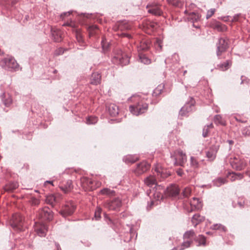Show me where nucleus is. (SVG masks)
I'll list each match as a JSON object with an SVG mask.
<instances>
[{
    "instance_id": "nucleus-1",
    "label": "nucleus",
    "mask_w": 250,
    "mask_h": 250,
    "mask_svg": "<svg viewBox=\"0 0 250 250\" xmlns=\"http://www.w3.org/2000/svg\"><path fill=\"white\" fill-rule=\"evenodd\" d=\"M129 101L133 103V104L129 106V110L134 115L139 116L145 113L148 109V104L139 95H135L131 96Z\"/></svg>"
},
{
    "instance_id": "nucleus-2",
    "label": "nucleus",
    "mask_w": 250,
    "mask_h": 250,
    "mask_svg": "<svg viewBox=\"0 0 250 250\" xmlns=\"http://www.w3.org/2000/svg\"><path fill=\"white\" fill-rule=\"evenodd\" d=\"M82 187L85 191L93 190L101 186V183L98 181L92 180L85 177L80 179Z\"/></svg>"
},
{
    "instance_id": "nucleus-3",
    "label": "nucleus",
    "mask_w": 250,
    "mask_h": 250,
    "mask_svg": "<svg viewBox=\"0 0 250 250\" xmlns=\"http://www.w3.org/2000/svg\"><path fill=\"white\" fill-rule=\"evenodd\" d=\"M230 164L233 169L238 171L244 169L247 165L243 159H241L238 156H236L230 158Z\"/></svg>"
},
{
    "instance_id": "nucleus-4",
    "label": "nucleus",
    "mask_w": 250,
    "mask_h": 250,
    "mask_svg": "<svg viewBox=\"0 0 250 250\" xmlns=\"http://www.w3.org/2000/svg\"><path fill=\"white\" fill-rule=\"evenodd\" d=\"M39 219L43 220H51L53 218V213L50 208L47 207L40 209L37 214Z\"/></svg>"
},
{
    "instance_id": "nucleus-5",
    "label": "nucleus",
    "mask_w": 250,
    "mask_h": 250,
    "mask_svg": "<svg viewBox=\"0 0 250 250\" xmlns=\"http://www.w3.org/2000/svg\"><path fill=\"white\" fill-rule=\"evenodd\" d=\"M172 157L174 158V165L176 166H183L187 161V156L181 150H177L174 152Z\"/></svg>"
},
{
    "instance_id": "nucleus-6",
    "label": "nucleus",
    "mask_w": 250,
    "mask_h": 250,
    "mask_svg": "<svg viewBox=\"0 0 250 250\" xmlns=\"http://www.w3.org/2000/svg\"><path fill=\"white\" fill-rule=\"evenodd\" d=\"M63 26H70V27H72L73 28H74L75 30L76 39H77L78 42L81 45H83L84 42H83V36L82 35L81 30H80V29L77 28V24L75 22H74L72 21H71L69 22H67L63 24Z\"/></svg>"
},
{
    "instance_id": "nucleus-7",
    "label": "nucleus",
    "mask_w": 250,
    "mask_h": 250,
    "mask_svg": "<svg viewBox=\"0 0 250 250\" xmlns=\"http://www.w3.org/2000/svg\"><path fill=\"white\" fill-rule=\"evenodd\" d=\"M75 208L76 206L73 202H68L61 210L60 214L64 217L71 215L74 212Z\"/></svg>"
},
{
    "instance_id": "nucleus-8",
    "label": "nucleus",
    "mask_w": 250,
    "mask_h": 250,
    "mask_svg": "<svg viewBox=\"0 0 250 250\" xmlns=\"http://www.w3.org/2000/svg\"><path fill=\"white\" fill-rule=\"evenodd\" d=\"M62 195L60 194H51L46 196L45 203L54 207L62 200Z\"/></svg>"
},
{
    "instance_id": "nucleus-9",
    "label": "nucleus",
    "mask_w": 250,
    "mask_h": 250,
    "mask_svg": "<svg viewBox=\"0 0 250 250\" xmlns=\"http://www.w3.org/2000/svg\"><path fill=\"white\" fill-rule=\"evenodd\" d=\"M150 165L146 162H142L137 165L134 172L137 175H141L146 172L150 168Z\"/></svg>"
},
{
    "instance_id": "nucleus-10",
    "label": "nucleus",
    "mask_w": 250,
    "mask_h": 250,
    "mask_svg": "<svg viewBox=\"0 0 250 250\" xmlns=\"http://www.w3.org/2000/svg\"><path fill=\"white\" fill-rule=\"evenodd\" d=\"M34 229L39 236L42 237L46 235L47 227L43 223L36 222L34 225Z\"/></svg>"
},
{
    "instance_id": "nucleus-11",
    "label": "nucleus",
    "mask_w": 250,
    "mask_h": 250,
    "mask_svg": "<svg viewBox=\"0 0 250 250\" xmlns=\"http://www.w3.org/2000/svg\"><path fill=\"white\" fill-rule=\"evenodd\" d=\"M113 61H119L120 62H129L130 58L125 53H123L121 50H118L114 56Z\"/></svg>"
},
{
    "instance_id": "nucleus-12",
    "label": "nucleus",
    "mask_w": 250,
    "mask_h": 250,
    "mask_svg": "<svg viewBox=\"0 0 250 250\" xmlns=\"http://www.w3.org/2000/svg\"><path fill=\"white\" fill-rule=\"evenodd\" d=\"M228 40L227 39L221 38L219 41L218 44L217 55L219 56L221 54L225 52L228 48Z\"/></svg>"
},
{
    "instance_id": "nucleus-13",
    "label": "nucleus",
    "mask_w": 250,
    "mask_h": 250,
    "mask_svg": "<svg viewBox=\"0 0 250 250\" xmlns=\"http://www.w3.org/2000/svg\"><path fill=\"white\" fill-rule=\"evenodd\" d=\"M180 189L176 185H171L167 187L166 190V194L167 196L171 197H176L179 195Z\"/></svg>"
},
{
    "instance_id": "nucleus-14",
    "label": "nucleus",
    "mask_w": 250,
    "mask_h": 250,
    "mask_svg": "<svg viewBox=\"0 0 250 250\" xmlns=\"http://www.w3.org/2000/svg\"><path fill=\"white\" fill-rule=\"evenodd\" d=\"M121 206V201L118 198L107 202L105 204V207L109 210H115L119 208Z\"/></svg>"
},
{
    "instance_id": "nucleus-15",
    "label": "nucleus",
    "mask_w": 250,
    "mask_h": 250,
    "mask_svg": "<svg viewBox=\"0 0 250 250\" xmlns=\"http://www.w3.org/2000/svg\"><path fill=\"white\" fill-rule=\"evenodd\" d=\"M131 24L126 21H122L118 22L114 27L115 30H120L121 31L129 30L131 29Z\"/></svg>"
},
{
    "instance_id": "nucleus-16",
    "label": "nucleus",
    "mask_w": 250,
    "mask_h": 250,
    "mask_svg": "<svg viewBox=\"0 0 250 250\" xmlns=\"http://www.w3.org/2000/svg\"><path fill=\"white\" fill-rule=\"evenodd\" d=\"M219 147V144L215 145L207 151L206 156L210 161H212L215 159Z\"/></svg>"
},
{
    "instance_id": "nucleus-17",
    "label": "nucleus",
    "mask_w": 250,
    "mask_h": 250,
    "mask_svg": "<svg viewBox=\"0 0 250 250\" xmlns=\"http://www.w3.org/2000/svg\"><path fill=\"white\" fill-rule=\"evenodd\" d=\"M157 23L150 21H146L143 23V29L148 34L150 33L148 30L153 31L157 28Z\"/></svg>"
},
{
    "instance_id": "nucleus-18",
    "label": "nucleus",
    "mask_w": 250,
    "mask_h": 250,
    "mask_svg": "<svg viewBox=\"0 0 250 250\" xmlns=\"http://www.w3.org/2000/svg\"><path fill=\"white\" fill-rule=\"evenodd\" d=\"M17 231L18 230L24 231L26 228L24 223V217L21 214H17Z\"/></svg>"
},
{
    "instance_id": "nucleus-19",
    "label": "nucleus",
    "mask_w": 250,
    "mask_h": 250,
    "mask_svg": "<svg viewBox=\"0 0 250 250\" xmlns=\"http://www.w3.org/2000/svg\"><path fill=\"white\" fill-rule=\"evenodd\" d=\"M155 171L156 172L158 176H160L161 178L164 179L167 177L169 175V173L167 169L163 168L160 165L158 164L155 167Z\"/></svg>"
},
{
    "instance_id": "nucleus-20",
    "label": "nucleus",
    "mask_w": 250,
    "mask_h": 250,
    "mask_svg": "<svg viewBox=\"0 0 250 250\" xmlns=\"http://www.w3.org/2000/svg\"><path fill=\"white\" fill-rule=\"evenodd\" d=\"M147 8L148 9V12L150 13H151L154 15H161L162 13V11L160 8V6L154 4H152L150 6H147Z\"/></svg>"
},
{
    "instance_id": "nucleus-21",
    "label": "nucleus",
    "mask_w": 250,
    "mask_h": 250,
    "mask_svg": "<svg viewBox=\"0 0 250 250\" xmlns=\"http://www.w3.org/2000/svg\"><path fill=\"white\" fill-rule=\"evenodd\" d=\"M190 209L188 210L189 212H191L196 209H199L202 207V203L199 201V199L193 198L192 201H190Z\"/></svg>"
},
{
    "instance_id": "nucleus-22",
    "label": "nucleus",
    "mask_w": 250,
    "mask_h": 250,
    "mask_svg": "<svg viewBox=\"0 0 250 250\" xmlns=\"http://www.w3.org/2000/svg\"><path fill=\"white\" fill-rule=\"evenodd\" d=\"M205 219L204 216H201L199 214H196L193 216L191 221L194 227H196L198 225L204 222Z\"/></svg>"
},
{
    "instance_id": "nucleus-23",
    "label": "nucleus",
    "mask_w": 250,
    "mask_h": 250,
    "mask_svg": "<svg viewBox=\"0 0 250 250\" xmlns=\"http://www.w3.org/2000/svg\"><path fill=\"white\" fill-rule=\"evenodd\" d=\"M52 35L55 42H60L62 39V33L58 29L52 30Z\"/></svg>"
},
{
    "instance_id": "nucleus-24",
    "label": "nucleus",
    "mask_w": 250,
    "mask_h": 250,
    "mask_svg": "<svg viewBox=\"0 0 250 250\" xmlns=\"http://www.w3.org/2000/svg\"><path fill=\"white\" fill-rule=\"evenodd\" d=\"M227 177L230 179L231 182H234L237 180H241L243 178L244 175L240 173L236 172H229Z\"/></svg>"
},
{
    "instance_id": "nucleus-25",
    "label": "nucleus",
    "mask_w": 250,
    "mask_h": 250,
    "mask_svg": "<svg viewBox=\"0 0 250 250\" xmlns=\"http://www.w3.org/2000/svg\"><path fill=\"white\" fill-rule=\"evenodd\" d=\"M101 76L98 72L93 73L91 77L90 83L92 84L97 85L101 83Z\"/></svg>"
},
{
    "instance_id": "nucleus-26",
    "label": "nucleus",
    "mask_w": 250,
    "mask_h": 250,
    "mask_svg": "<svg viewBox=\"0 0 250 250\" xmlns=\"http://www.w3.org/2000/svg\"><path fill=\"white\" fill-rule=\"evenodd\" d=\"M108 111L111 116L115 117L119 114V109L116 104H111L108 106Z\"/></svg>"
},
{
    "instance_id": "nucleus-27",
    "label": "nucleus",
    "mask_w": 250,
    "mask_h": 250,
    "mask_svg": "<svg viewBox=\"0 0 250 250\" xmlns=\"http://www.w3.org/2000/svg\"><path fill=\"white\" fill-rule=\"evenodd\" d=\"M139 160L137 156L128 155L124 157V161L127 164H131L134 163Z\"/></svg>"
},
{
    "instance_id": "nucleus-28",
    "label": "nucleus",
    "mask_w": 250,
    "mask_h": 250,
    "mask_svg": "<svg viewBox=\"0 0 250 250\" xmlns=\"http://www.w3.org/2000/svg\"><path fill=\"white\" fill-rule=\"evenodd\" d=\"M144 182L146 186L151 187L156 184V180L154 176L150 175L144 180Z\"/></svg>"
},
{
    "instance_id": "nucleus-29",
    "label": "nucleus",
    "mask_w": 250,
    "mask_h": 250,
    "mask_svg": "<svg viewBox=\"0 0 250 250\" xmlns=\"http://www.w3.org/2000/svg\"><path fill=\"white\" fill-rule=\"evenodd\" d=\"M0 98L2 101L3 104L6 107H8L12 103V99L11 97L7 95L6 97L5 93H3L1 96Z\"/></svg>"
},
{
    "instance_id": "nucleus-30",
    "label": "nucleus",
    "mask_w": 250,
    "mask_h": 250,
    "mask_svg": "<svg viewBox=\"0 0 250 250\" xmlns=\"http://www.w3.org/2000/svg\"><path fill=\"white\" fill-rule=\"evenodd\" d=\"M61 189L65 193H67L70 192L73 188V186L71 181H68L66 185L64 186L60 187Z\"/></svg>"
},
{
    "instance_id": "nucleus-31",
    "label": "nucleus",
    "mask_w": 250,
    "mask_h": 250,
    "mask_svg": "<svg viewBox=\"0 0 250 250\" xmlns=\"http://www.w3.org/2000/svg\"><path fill=\"white\" fill-rule=\"evenodd\" d=\"M192 243V241L191 240H187L184 242L181 246H178L172 250H183L186 248L189 247Z\"/></svg>"
},
{
    "instance_id": "nucleus-32",
    "label": "nucleus",
    "mask_w": 250,
    "mask_h": 250,
    "mask_svg": "<svg viewBox=\"0 0 250 250\" xmlns=\"http://www.w3.org/2000/svg\"><path fill=\"white\" fill-rule=\"evenodd\" d=\"M164 89V84L162 83L158 85V86L154 90L153 96L157 97L160 95Z\"/></svg>"
},
{
    "instance_id": "nucleus-33",
    "label": "nucleus",
    "mask_w": 250,
    "mask_h": 250,
    "mask_svg": "<svg viewBox=\"0 0 250 250\" xmlns=\"http://www.w3.org/2000/svg\"><path fill=\"white\" fill-rule=\"evenodd\" d=\"M150 46V43L148 41L143 40L140 42L139 49L142 50H147Z\"/></svg>"
},
{
    "instance_id": "nucleus-34",
    "label": "nucleus",
    "mask_w": 250,
    "mask_h": 250,
    "mask_svg": "<svg viewBox=\"0 0 250 250\" xmlns=\"http://www.w3.org/2000/svg\"><path fill=\"white\" fill-rule=\"evenodd\" d=\"M195 235V233L193 230H190L187 231L183 235V238L184 240L187 239L190 240Z\"/></svg>"
},
{
    "instance_id": "nucleus-35",
    "label": "nucleus",
    "mask_w": 250,
    "mask_h": 250,
    "mask_svg": "<svg viewBox=\"0 0 250 250\" xmlns=\"http://www.w3.org/2000/svg\"><path fill=\"white\" fill-rule=\"evenodd\" d=\"M214 122L216 125H226V122L222 119L220 115H216L214 118Z\"/></svg>"
},
{
    "instance_id": "nucleus-36",
    "label": "nucleus",
    "mask_w": 250,
    "mask_h": 250,
    "mask_svg": "<svg viewBox=\"0 0 250 250\" xmlns=\"http://www.w3.org/2000/svg\"><path fill=\"white\" fill-rule=\"evenodd\" d=\"M88 31L89 32V34L90 36H92L98 33L99 29L97 26L95 25H93L89 26L88 28Z\"/></svg>"
},
{
    "instance_id": "nucleus-37",
    "label": "nucleus",
    "mask_w": 250,
    "mask_h": 250,
    "mask_svg": "<svg viewBox=\"0 0 250 250\" xmlns=\"http://www.w3.org/2000/svg\"><path fill=\"white\" fill-rule=\"evenodd\" d=\"M200 17L201 16L198 13L192 12L189 14L188 19L192 22H194L198 21Z\"/></svg>"
},
{
    "instance_id": "nucleus-38",
    "label": "nucleus",
    "mask_w": 250,
    "mask_h": 250,
    "mask_svg": "<svg viewBox=\"0 0 250 250\" xmlns=\"http://www.w3.org/2000/svg\"><path fill=\"white\" fill-rule=\"evenodd\" d=\"M211 229L213 230H219L222 231L226 232V228L220 224H214L211 227Z\"/></svg>"
},
{
    "instance_id": "nucleus-39",
    "label": "nucleus",
    "mask_w": 250,
    "mask_h": 250,
    "mask_svg": "<svg viewBox=\"0 0 250 250\" xmlns=\"http://www.w3.org/2000/svg\"><path fill=\"white\" fill-rule=\"evenodd\" d=\"M1 67L5 70L10 71H14L15 68L14 66L15 63H1Z\"/></svg>"
},
{
    "instance_id": "nucleus-40",
    "label": "nucleus",
    "mask_w": 250,
    "mask_h": 250,
    "mask_svg": "<svg viewBox=\"0 0 250 250\" xmlns=\"http://www.w3.org/2000/svg\"><path fill=\"white\" fill-rule=\"evenodd\" d=\"M214 28L219 31H225L227 30L226 26L219 22H217L214 25Z\"/></svg>"
},
{
    "instance_id": "nucleus-41",
    "label": "nucleus",
    "mask_w": 250,
    "mask_h": 250,
    "mask_svg": "<svg viewBox=\"0 0 250 250\" xmlns=\"http://www.w3.org/2000/svg\"><path fill=\"white\" fill-rule=\"evenodd\" d=\"M214 28L219 31H225L227 30L226 26L219 22H217L214 25Z\"/></svg>"
},
{
    "instance_id": "nucleus-42",
    "label": "nucleus",
    "mask_w": 250,
    "mask_h": 250,
    "mask_svg": "<svg viewBox=\"0 0 250 250\" xmlns=\"http://www.w3.org/2000/svg\"><path fill=\"white\" fill-rule=\"evenodd\" d=\"M214 28L219 31H225L227 30L226 26L219 22H217L214 25Z\"/></svg>"
},
{
    "instance_id": "nucleus-43",
    "label": "nucleus",
    "mask_w": 250,
    "mask_h": 250,
    "mask_svg": "<svg viewBox=\"0 0 250 250\" xmlns=\"http://www.w3.org/2000/svg\"><path fill=\"white\" fill-rule=\"evenodd\" d=\"M7 225L10 226L14 230L16 229L15 218L14 214L7 222Z\"/></svg>"
},
{
    "instance_id": "nucleus-44",
    "label": "nucleus",
    "mask_w": 250,
    "mask_h": 250,
    "mask_svg": "<svg viewBox=\"0 0 250 250\" xmlns=\"http://www.w3.org/2000/svg\"><path fill=\"white\" fill-rule=\"evenodd\" d=\"M98 121L97 118L94 116H90L86 119V124L88 125L94 124Z\"/></svg>"
},
{
    "instance_id": "nucleus-45",
    "label": "nucleus",
    "mask_w": 250,
    "mask_h": 250,
    "mask_svg": "<svg viewBox=\"0 0 250 250\" xmlns=\"http://www.w3.org/2000/svg\"><path fill=\"white\" fill-rule=\"evenodd\" d=\"M227 182V180L224 178H219L217 179L215 181V184L216 186L219 187L222 184L226 183Z\"/></svg>"
},
{
    "instance_id": "nucleus-46",
    "label": "nucleus",
    "mask_w": 250,
    "mask_h": 250,
    "mask_svg": "<svg viewBox=\"0 0 250 250\" xmlns=\"http://www.w3.org/2000/svg\"><path fill=\"white\" fill-rule=\"evenodd\" d=\"M101 193L102 194H105L108 195H113L114 194V191L111 190L108 188H104L101 190Z\"/></svg>"
},
{
    "instance_id": "nucleus-47",
    "label": "nucleus",
    "mask_w": 250,
    "mask_h": 250,
    "mask_svg": "<svg viewBox=\"0 0 250 250\" xmlns=\"http://www.w3.org/2000/svg\"><path fill=\"white\" fill-rule=\"evenodd\" d=\"M191 190L189 188H186L184 189L182 194L184 197H188L191 193Z\"/></svg>"
},
{
    "instance_id": "nucleus-48",
    "label": "nucleus",
    "mask_w": 250,
    "mask_h": 250,
    "mask_svg": "<svg viewBox=\"0 0 250 250\" xmlns=\"http://www.w3.org/2000/svg\"><path fill=\"white\" fill-rule=\"evenodd\" d=\"M242 134L245 136L250 135V126H246L242 130Z\"/></svg>"
},
{
    "instance_id": "nucleus-49",
    "label": "nucleus",
    "mask_w": 250,
    "mask_h": 250,
    "mask_svg": "<svg viewBox=\"0 0 250 250\" xmlns=\"http://www.w3.org/2000/svg\"><path fill=\"white\" fill-rule=\"evenodd\" d=\"M139 59L141 62H147L148 61V59L143 54H139Z\"/></svg>"
},
{
    "instance_id": "nucleus-50",
    "label": "nucleus",
    "mask_w": 250,
    "mask_h": 250,
    "mask_svg": "<svg viewBox=\"0 0 250 250\" xmlns=\"http://www.w3.org/2000/svg\"><path fill=\"white\" fill-rule=\"evenodd\" d=\"M101 212L102 209L100 208H97L95 212V218L96 220H98L101 218Z\"/></svg>"
},
{
    "instance_id": "nucleus-51",
    "label": "nucleus",
    "mask_w": 250,
    "mask_h": 250,
    "mask_svg": "<svg viewBox=\"0 0 250 250\" xmlns=\"http://www.w3.org/2000/svg\"><path fill=\"white\" fill-rule=\"evenodd\" d=\"M30 203L32 205L38 206L40 204V201L35 197H32L30 200Z\"/></svg>"
},
{
    "instance_id": "nucleus-52",
    "label": "nucleus",
    "mask_w": 250,
    "mask_h": 250,
    "mask_svg": "<svg viewBox=\"0 0 250 250\" xmlns=\"http://www.w3.org/2000/svg\"><path fill=\"white\" fill-rule=\"evenodd\" d=\"M168 3L174 6H178L181 2V0H167Z\"/></svg>"
},
{
    "instance_id": "nucleus-53",
    "label": "nucleus",
    "mask_w": 250,
    "mask_h": 250,
    "mask_svg": "<svg viewBox=\"0 0 250 250\" xmlns=\"http://www.w3.org/2000/svg\"><path fill=\"white\" fill-rule=\"evenodd\" d=\"M230 67L229 63H222L219 65V68L222 71L227 70Z\"/></svg>"
},
{
    "instance_id": "nucleus-54",
    "label": "nucleus",
    "mask_w": 250,
    "mask_h": 250,
    "mask_svg": "<svg viewBox=\"0 0 250 250\" xmlns=\"http://www.w3.org/2000/svg\"><path fill=\"white\" fill-rule=\"evenodd\" d=\"M190 162H191V165L193 167H198V162L197 161V160L196 159H195L194 157H191L190 158Z\"/></svg>"
},
{
    "instance_id": "nucleus-55",
    "label": "nucleus",
    "mask_w": 250,
    "mask_h": 250,
    "mask_svg": "<svg viewBox=\"0 0 250 250\" xmlns=\"http://www.w3.org/2000/svg\"><path fill=\"white\" fill-rule=\"evenodd\" d=\"M215 9H211L208 11L207 14L206 15V18L208 19L210 18L215 13Z\"/></svg>"
},
{
    "instance_id": "nucleus-56",
    "label": "nucleus",
    "mask_w": 250,
    "mask_h": 250,
    "mask_svg": "<svg viewBox=\"0 0 250 250\" xmlns=\"http://www.w3.org/2000/svg\"><path fill=\"white\" fill-rule=\"evenodd\" d=\"M102 47L104 51H106L108 50L109 47V44L108 42H105V41L103 40L102 42Z\"/></svg>"
},
{
    "instance_id": "nucleus-57",
    "label": "nucleus",
    "mask_w": 250,
    "mask_h": 250,
    "mask_svg": "<svg viewBox=\"0 0 250 250\" xmlns=\"http://www.w3.org/2000/svg\"><path fill=\"white\" fill-rule=\"evenodd\" d=\"M188 106L185 105L184 106H183L180 111V114L181 115V116H184L186 115V112H188Z\"/></svg>"
},
{
    "instance_id": "nucleus-58",
    "label": "nucleus",
    "mask_w": 250,
    "mask_h": 250,
    "mask_svg": "<svg viewBox=\"0 0 250 250\" xmlns=\"http://www.w3.org/2000/svg\"><path fill=\"white\" fill-rule=\"evenodd\" d=\"M64 51V50L62 48H59L55 50L54 52V55L55 56H59L60 55H62Z\"/></svg>"
},
{
    "instance_id": "nucleus-59",
    "label": "nucleus",
    "mask_w": 250,
    "mask_h": 250,
    "mask_svg": "<svg viewBox=\"0 0 250 250\" xmlns=\"http://www.w3.org/2000/svg\"><path fill=\"white\" fill-rule=\"evenodd\" d=\"M199 242L200 244L205 245L206 243V238L202 235L200 236Z\"/></svg>"
},
{
    "instance_id": "nucleus-60",
    "label": "nucleus",
    "mask_w": 250,
    "mask_h": 250,
    "mask_svg": "<svg viewBox=\"0 0 250 250\" xmlns=\"http://www.w3.org/2000/svg\"><path fill=\"white\" fill-rule=\"evenodd\" d=\"M2 62H11L12 61V57L11 56H8L7 58H5L2 60Z\"/></svg>"
},
{
    "instance_id": "nucleus-61",
    "label": "nucleus",
    "mask_w": 250,
    "mask_h": 250,
    "mask_svg": "<svg viewBox=\"0 0 250 250\" xmlns=\"http://www.w3.org/2000/svg\"><path fill=\"white\" fill-rule=\"evenodd\" d=\"M71 15V13L70 12H65V13H63L61 15H60V18L62 19V20H63L65 19V17H68L69 16H70Z\"/></svg>"
},
{
    "instance_id": "nucleus-62",
    "label": "nucleus",
    "mask_w": 250,
    "mask_h": 250,
    "mask_svg": "<svg viewBox=\"0 0 250 250\" xmlns=\"http://www.w3.org/2000/svg\"><path fill=\"white\" fill-rule=\"evenodd\" d=\"M208 129L205 127L203 129V135L204 137H206L208 136Z\"/></svg>"
},
{
    "instance_id": "nucleus-63",
    "label": "nucleus",
    "mask_w": 250,
    "mask_h": 250,
    "mask_svg": "<svg viewBox=\"0 0 250 250\" xmlns=\"http://www.w3.org/2000/svg\"><path fill=\"white\" fill-rule=\"evenodd\" d=\"M238 204L240 207H243L245 204V201L243 200L240 201L238 202Z\"/></svg>"
},
{
    "instance_id": "nucleus-64",
    "label": "nucleus",
    "mask_w": 250,
    "mask_h": 250,
    "mask_svg": "<svg viewBox=\"0 0 250 250\" xmlns=\"http://www.w3.org/2000/svg\"><path fill=\"white\" fill-rule=\"evenodd\" d=\"M238 16L237 15V16H235L233 17V19L232 20V21H238Z\"/></svg>"
}]
</instances>
